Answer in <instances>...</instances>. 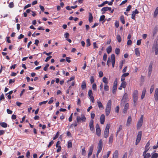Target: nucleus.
Wrapping results in <instances>:
<instances>
[{
	"instance_id": "nucleus-1",
	"label": "nucleus",
	"mask_w": 158,
	"mask_h": 158,
	"mask_svg": "<svg viewBox=\"0 0 158 158\" xmlns=\"http://www.w3.org/2000/svg\"><path fill=\"white\" fill-rule=\"evenodd\" d=\"M111 101L110 100H109L106 105L105 109L106 115L107 116L110 114L111 110Z\"/></svg>"
},
{
	"instance_id": "nucleus-2",
	"label": "nucleus",
	"mask_w": 158,
	"mask_h": 158,
	"mask_svg": "<svg viewBox=\"0 0 158 158\" xmlns=\"http://www.w3.org/2000/svg\"><path fill=\"white\" fill-rule=\"evenodd\" d=\"M103 147V142L102 139L99 140L98 146L97 147L98 150L97 152L96 156L98 157L99 154L101 152Z\"/></svg>"
},
{
	"instance_id": "nucleus-3",
	"label": "nucleus",
	"mask_w": 158,
	"mask_h": 158,
	"mask_svg": "<svg viewBox=\"0 0 158 158\" xmlns=\"http://www.w3.org/2000/svg\"><path fill=\"white\" fill-rule=\"evenodd\" d=\"M132 96L133 98L134 105L135 106L136 104V102L137 101L138 97V92L137 90H135L134 91Z\"/></svg>"
},
{
	"instance_id": "nucleus-4",
	"label": "nucleus",
	"mask_w": 158,
	"mask_h": 158,
	"mask_svg": "<svg viewBox=\"0 0 158 158\" xmlns=\"http://www.w3.org/2000/svg\"><path fill=\"white\" fill-rule=\"evenodd\" d=\"M110 124H107L106 125L104 133V137L106 138H107L108 136L109 130V129L110 128Z\"/></svg>"
},
{
	"instance_id": "nucleus-5",
	"label": "nucleus",
	"mask_w": 158,
	"mask_h": 158,
	"mask_svg": "<svg viewBox=\"0 0 158 158\" xmlns=\"http://www.w3.org/2000/svg\"><path fill=\"white\" fill-rule=\"evenodd\" d=\"M76 120L77 123H79L81 122H85L86 120V118L84 114H82L81 117L77 116V117Z\"/></svg>"
},
{
	"instance_id": "nucleus-6",
	"label": "nucleus",
	"mask_w": 158,
	"mask_h": 158,
	"mask_svg": "<svg viewBox=\"0 0 158 158\" xmlns=\"http://www.w3.org/2000/svg\"><path fill=\"white\" fill-rule=\"evenodd\" d=\"M142 135V132L139 131L138 132L136 137L135 144L137 145L140 142Z\"/></svg>"
},
{
	"instance_id": "nucleus-7",
	"label": "nucleus",
	"mask_w": 158,
	"mask_h": 158,
	"mask_svg": "<svg viewBox=\"0 0 158 158\" xmlns=\"http://www.w3.org/2000/svg\"><path fill=\"white\" fill-rule=\"evenodd\" d=\"M152 51H155L156 55L158 54V42H156L154 44L152 48Z\"/></svg>"
},
{
	"instance_id": "nucleus-8",
	"label": "nucleus",
	"mask_w": 158,
	"mask_h": 158,
	"mask_svg": "<svg viewBox=\"0 0 158 158\" xmlns=\"http://www.w3.org/2000/svg\"><path fill=\"white\" fill-rule=\"evenodd\" d=\"M143 115H141L140 118L137 123V128L138 129H139L142 125L143 121Z\"/></svg>"
},
{
	"instance_id": "nucleus-9",
	"label": "nucleus",
	"mask_w": 158,
	"mask_h": 158,
	"mask_svg": "<svg viewBox=\"0 0 158 158\" xmlns=\"http://www.w3.org/2000/svg\"><path fill=\"white\" fill-rule=\"evenodd\" d=\"M96 131L97 135L100 136L101 135V130L99 125L97 124L96 126Z\"/></svg>"
},
{
	"instance_id": "nucleus-10",
	"label": "nucleus",
	"mask_w": 158,
	"mask_h": 158,
	"mask_svg": "<svg viewBox=\"0 0 158 158\" xmlns=\"http://www.w3.org/2000/svg\"><path fill=\"white\" fill-rule=\"evenodd\" d=\"M152 65L153 63L152 62H151L150 63V64L148 67V77H150L152 73Z\"/></svg>"
},
{
	"instance_id": "nucleus-11",
	"label": "nucleus",
	"mask_w": 158,
	"mask_h": 158,
	"mask_svg": "<svg viewBox=\"0 0 158 158\" xmlns=\"http://www.w3.org/2000/svg\"><path fill=\"white\" fill-rule=\"evenodd\" d=\"M88 95L91 100L92 102L93 103L94 102V99L93 95V93L91 90L90 89L89 90L88 92Z\"/></svg>"
},
{
	"instance_id": "nucleus-12",
	"label": "nucleus",
	"mask_w": 158,
	"mask_h": 158,
	"mask_svg": "<svg viewBox=\"0 0 158 158\" xmlns=\"http://www.w3.org/2000/svg\"><path fill=\"white\" fill-rule=\"evenodd\" d=\"M111 63L113 68L114 67L115 60V57L114 54H112L111 55Z\"/></svg>"
},
{
	"instance_id": "nucleus-13",
	"label": "nucleus",
	"mask_w": 158,
	"mask_h": 158,
	"mask_svg": "<svg viewBox=\"0 0 158 158\" xmlns=\"http://www.w3.org/2000/svg\"><path fill=\"white\" fill-rule=\"evenodd\" d=\"M111 8L110 7H103L101 10V11L103 12L102 13V14H104L105 13L106 11H107L108 10L110 11L111 10Z\"/></svg>"
},
{
	"instance_id": "nucleus-14",
	"label": "nucleus",
	"mask_w": 158,
	"mask_h": 158,
	"mask_svg": "<svg viewBox=\"0 0 158 158\" xmlns=\"http://www.w3.org/2000/svg\"><path fill=\"white\" fill-rule=\"evenodd\" d=\"M89 126L90 130L91 131H93L94 130V121L92 119L90 121Z\"/></svg>"
},
{
	"instance_id": "nucleus-15",
	"label": "nucleus",
	"mask_w": 158,
	"mask_h": 158,
	"mask_svg": "<svg viewBox=\"0 0 158 158\" xmlns=\"http://www.w3.org/2000/svg\"><path fill=\"white\" fill-rule=\"evenodd\" d=\"M94 149V147L93 146H91L89 148V152L88 154V157L89 158L90 156L92 155Z\"/></svg>"
},
{
	"instance_id": "nucleus-16",
	"label": "nucleus",
	"mask_w": 158,
	"mask_h": 158,
	"mask_svg": "<svg viewBox=\"0 0 158 158\" xmlns=\"http://www.w3.org/2000/svg\"><path fill=\"white\" fill-rule=\"evenodd\" d=\"M100 123L102 124H104L105 121V116L104 114H102L100 117Z\"/></svg>"
},
{
	"instance_id": "nucleus-17",
	"label": "nucleus",
	"mask_w": 158,
	"mask_h": 158,
	"mask_svg": "<svg viewBox=\"0 0 158 158\" xmlns=\"http://www.w3.org/2000/svg\"><path fill=\"white\" fill-rule=\"evenodd\" d=\"M128 98V94L127 93H125L124 94L123 98L121 100L122 102H125L127 101Z\"/></svg>"
},
{
	"instance_id": "nucleus-18",
	"label": "nucleus",
	"mask_w": 158,
	"mask_h": 158,
	"mask_svg": "<svg viewBox=\"0 0 158 158\" xmlns=\"http://www.w3.org/2000/svg\"><path fill=\"white\" fill-rule=\"evenodd\" d=\"M150 145V142L149 141H148V143H147L146 146L144 148V151L143 152V154H145L148 151L149 149V148H148V147Z\"/></svg>"
},
{
	"instance_id": "nucleus-19",
	"label": "nucleus",
	"mask_w": 158,
	"mask_h": 158,
	"mask_svg": "<svg viewBox=\"0 0 158 158\" xmlns=\"http://www.w3.org/2000/svg\"><path fill=\"white\" fill-rule=\"evenodd\" d=\"M154 98L156 101H157L158 100V88H156L155 91V94L154 95Z\"/></svg>"
},
{
	"instance_id": "nucleus-20",
	"label": "nucleus",
	"mask_w": 158,
	"mask_h": 158,
	"mask_svg": "<svg viewBox=\"0 0 158 158\" xmlns=\"http://www.w3.org/2000/svg\"><path fill=\"white\" fill-rule=\"evenodd\" d=\"M129 105L128 103H126L123 109V112L125 114L127 111L128 109L129 108Z\"/></svg>"
},
{
	"instance_id": "nucleus-21",
	"label": "nucleus",
	"mask_w": 158,
	"mask_h": 158,
	"mask_svg": "<svg viewBox=\"0 0 158 158\" xmlns=\"http://www.w3.org/2000/svg\"><path fill=\"white\" fill-rule=\"evenodd\" d=\"M131 116H129L128 117L127 123V126H129L130 125V124L131 123Z\"/></svg>"
},
{
	"instance_id": "nucleus-22",
	"label": "nucleus",
	"mask_w": 158,
	"mask_h": 158,
	"mask_svg": "<svg viewBox=\"0 0 158 158\" xmlns=\"http://www.w3.org/2000/svg\"><path fill=\"white\" fill-rule=\"evenodd\" d=\"M135 54L137 56H139L140 55L139 49V48H136L135 49Z\"/></svg>"
},
{
	"instance_id": "nucleus-23",
	"label": "nucleus",
	"mask_w": 158,
	"mask_h": 158,
	"mask_svg": "<svg viewBox=\"0 0 158 158\" xmlns=\"http://www.w3.org/2000/svg\"><path fill=\"white\" fill-rule=\"evenodd\" d=\"M118 150H116L113 154V158H118Z\"/></svg>"
},
{
	"instance_id": "nucleus-24",
	"label": "nucleus",
	"mask_w": 158,
	"mask_h": 158,
	"mask_svg": "<svg viewBox=\"0 0 158 158\" xmlns=\"http://www.w3.org/2000/svg\"><path fill=\"white\" fill-rule=\"evenodd\" d=\"M146 92V89L145 88H144L143 89L142 95L141 96V99H143L145 97V93Z\"/></svg>"
},
{
	"instance_id": "nucleus-25",
	"label": "nucleus",
	"mask_w": 158,
	"mask_h": 158,
	"mask_svg": "<svg viewBox=\"0 0 158 158\" xmlns=\"http://www.w3.org/2000/svg\"><path fill=\"white\" fill-rule=\"evenodd\" d=\"M93 17L91 13L89 12V21L90 23L93 21Z\"/></svg>"
},
{
	"instance_id": "nucleus-26",
	"label": "nucleus",
	"mask_w": 158,
	"mask_h": 158,
	"mask_svg": "<svg viewBox=\"0 0 158 158\" xmlns=\"http://www.w3.org/2000/svg\"><path fill=\"white\" fill-rule=\"evenodd\" d=\"M0 125L3 127L6 128L7 127V124L5 122H0Z\"/></svg>"
},
{
	"instance_id": "nucleus-27",
	"label": "nucleus",
	"mask_w": 158,
	"mask_h": 158,
	"mask_svg": "<svg viewBox=\"0 0 158 158\" xmlns=\"http://www.w3.org/2000/svg\"><path fill=\"white\" fill-rule=\"evenodd\" d=\"M158 15V6L157 7L155 10L153 16L154 17H156Z\"/></svg>"
},
{
	"instance_id": "nucleus-28",
	"label": "nucleus",
	"mask_w": 158,
	"mask_h": 158,
	"mask_svg": "<svg viewBox=\"0 0 158 158\" xmlns=\"http://www.w3.org/2000/svg\"><path fill=\"white\" fill-rule=\"evenodd\" d=\"M106 52L108 54L110 53L112 51V47L111 46H109L106 48Z\"/></svg>"
},
{
	"instance_id": "nucleus-29",
	"label": "nucleus",
	"mask_w": 158,
	"mask_h": 158,
	"mask_svg": "<svg viewBox=\"0 0 158 158\" xmlns=\"http://www.w3.org/2000/svg\"><path fill=\"white\" fill-rule=\"evenodd\" d=\"M113 140V136L112 134L111 135L109 138V143H112Z\"/></svg>"
},
{
	"instance_id": "nucleus-30",
	"label": "nucleus",
	"mask_w": 158,
	"mask_h": 158,
	"mask_svg": "<svg viewBox=\"0 0 158 158\" xmlns=\"http://www.w3.org/2000/svg\"><path fill=\"white\" fill-rule=\"evenodd\" d=\"M158 30V28L157 27H156L153 29V36H154L156 34Z\"/></svg>"
},
{
	"instance_id": "nucleus-31",
	"label": "nucleus",
	"mask_w": 158,
	"mask_h": 158,
	"mask_svg": "<svg viewBox=\"0 0 158 158\" xmlns=\"http://www.w3.org/2000/svg\"><path fill=\"white\" fill-rule=\"evenodd\" d=\"M143 156H144V158H149L151 156L150 153H149L144 154L143 152Z\"/></svg>"
},
{
	"instance_id": "nucleus-32",
	"label": "nucleus",
	"mask_w": 158,
	"mask_h": 158,
	"mask_svg": "<svg viewBox=\"0 0 158 158\" xmlns=\"http://www.w3.org/2000/svg\"><path fill=\"white\" fill-rule=\"evenodd\" d=\"M102 81L105 84H107L108 83V79L106 77H104L103 78Z\"/></svg>"
},
{
	"instance_id": "nucleus-33",
	"label": "nucleus",
	"mask_w": 158,
	"mask_h": 158,
	"mask_svg": "<svg viewBox=\"0 0 158 158\" xmlns=\"http://www.w3.org/2000/svg\"><path fill=\"white\" fill-rule=\"evenodd\" d=\"M120 19L121 22L123 24H124L125 23L124 18L123 15H121L120 16Z\"/></svg>"
},
{
	"instance_id": "nucleus-34",
	"label": "nucleus",
	"mask_w": 158,
	"mask_h": 158,
	"mask_svg": "<svg viewBox=\"0 0 158 158\" xmlns=\"http://www.w3.org/2000/svg\"><path fill=\"white\" fill-rule=\"evenodd\" d=\"M81 88L82 89H84L86 87V82L85 81H83L82 83L81 86Z\"/></svg>"
},
{
	"instance_id": "nucleus-35",
	"label": "nucleus",
	"mask_w": 158,
	"mask_h": 158,
	"mask_svg": "<svg viewBox=\"0 0 158 158\" xmlns=\"http://www.w3.org/2000/svg\"><path fill=\"white\" fill-rule=\"evenodd\" d=\"M105 16L104 15H102L100 17V19H99V21H103V23H104L105 22V20H104L105 19Z\"/></svg>"
},
{
	"instance_id": "nucleus-36",
	"label": "nucleus",
	"mask_w": 158,
	"mask_h": 158,
	"mask_svg": "<svg viewBox=\"0 0 158 158\" xmlns=\"http://www.w3.org/2000/svg\"><path fill=\"white\" fill-rule=\"evenodd\" d=\"M99 108H103V105L102 102L100 101H98L97 102Z\"/></svg>"
},
{
	"instance_id": "nucleus-37",
	"label": "nucleus",
	"mask_w": 158,
	"mask_h": 158,
	"mask_svg": "<svg viewBox=\"0 0 158 158\" xmlns=\"http://www.w3.org/2000/svg\"><path fill=\"white\" fill-rule=\"evenodd\" d=\"M86 46L88 47L90 45V40L89 39H88L86 40Z\"/></svg>"
},
{
	"instance_id": "nucleus-38",
	"label": "nucleus",
	"mask_w": 158,
	"mask_h": 158,
	"mask_svg": "<svg viewBox=\"0 0 158 158\" xmlns=\"http://www.w3.org/2000/svg\"><path fill=\"white\" fill-rule=\"evenodd\" d=\"M107 85V84H105L104 85V90L106 91H108L109 89V87Z\"/></svg>"
},
{
	"instance_id": "nucleus-39",
	"label": "nucleus",
	"mask_w": 158,
	"mask_h": 158,
	"mask_svg": "<svg viewBox=\"0 0 158 158\" xmlns=\"http://www.w3.org/2000/svg\"><path fill=\"white\" fill-rule=\"evenodd\" d=\"M116 39L118 42L120 43L121 41V38L119 35H117Z\"/></svg>"
},
{
	"instance_id": "nucleus-40",
	"label": "nucleus",
	"mask_w": 158,
	"mask_h": 158,
	"mask_svg": "<svg viewBox=\"0 0 158 158\" xmlns=\"http://www.w3.org/2000/svg\"><path fill=\"white\" fill-rule=\"evenodd\" d=\"M117 87L114 86H113L112 88V93L113 94H115L116 93Z\"/></svg>"
},
{
	"instance_id": "nucleus-41",
	"label": "nucleus",
	"mask_w": 158,
	"mask_h": 158,
	"mask_svg": "<svg viewBox=\"0 0 158 158\" xmlns=\"http://www.w3.org/2000/svg\"><path fill=\"white\" fill-rule=\"evenodd\" d=\"M81 154L83 156H85L86 155V151L85 150V148H84L82 149Z\"/></svg>"
},
{
	"instance_id": "nucleus-42",
	"label": "nucleus",
	"mask_w": 158,
	"mask_h": 158,
	"mask_svg": "<svg viewBox=\"0 0 158 158\" xmlns=\"http://www.w3.org/2000/svg\"><path fill=\"white\" fill-rule=\"evenodd\" d=\"M158 157V154L157 153H155L153 154L152 156V158H157Z\"/></svg>"
},
{
	"instance_id": "nucleus-43",
	"label": "nucleus",
	"mask_w": 158,
	"mask_h": 158,
	"mask_svg": "<svg viewBox=\"0 0 158 158\" xmlns=\"http://www.w3.org/2000/svg\"><path fill=\"white\" fill-rule=\"evenodd\" d=\"M126 85L127 83L126 82H122L121 85V86L122 87L124 88H125L126 87Z\"/></svg>"
},
{
	"instance_id": "nucleus-44",
	"label": "nucleus",
	"mask_w": 158,
	"mask_h": 158,
	"mask_svg": "<svg viewBox=\"0 0 158 158\" xmlns=\"http://www.w3.org/2000/svg\"><path fill=\"white\" fill-rule=\"evenodd\" d=\"M154 85H153L151 86V88L150 90V92L151 94L153 92L154 89Z\"/></svg>"
},
{
	"instance_id": "nucleus-45",
	"label": "nucleus",
	"mask_w": 158,
	"mask_h": 158,
	"mask_svg": "<svg viewBox=\"0 0 158 158\" xmlns=\"http://www.w3.org/2000/svg\"><path fill=\"white\" fill-rule=\"evenodd\" d=\"M115 53L117 55H118L120 53V49L118 48H116L115 49Z\"/></svg>"
},
{
	"instance_id": "nucleus-46",
	"label": "nucleus",
	"mask_w": 158,
	"mask_h": 158,
	"mask_svg": "<svg viewBox=\"0 0 158 158\" xmlns=\"http://www.w3.org/2000/svg\"><path fill=\"white\" fill-rule=\"evenodd\" d=\"M72 147V143L71 141L69 140L68 142V147L71 148Z\"/></svg>"
},
{
	"instance_id": "nucleus-47",
	"label": "nucleus",
	"mask_w": 158,
	"mask_h": 158,
	"mask_svg": "<svg viewBox=\"0 0 158 158\" xmlns=\"http://www.w3.org/2000/svg\"><path fill=\"white\" fill-rule=\"evenodd\" d=\"M117 83H118L117 79V78H116L114 82V85H113V86H114L117 87Z\"/></svg>"
},
{
	"instance_id": "nucleus-48",
	"label": "nucleus",
	"mask_w": 158,
	"mask_h": 158,
	"mask_svg": "<svg viewBox=\"0 0 158 158\" xmlns=\"http://www.w3.org/2000/svg\"><path fill=\"white\" fill-rule=\"evenodd\" d=\"M107 58V55L106 53H104L103 56V60L104 61H106Z\"/></svg>"
},
{
	"instance_id": "nucleus-49",
	"label": "nucleus",
	"mask_w": 158,
	"mask_h": 158,
	"mask_svg": "<svg viewBox=\"0 0 158 158\" xmlns=\"http://www.w3.org/2000/svg\"><path fill=\"white\" fill-rule=\"evenodd\" d=\"M115 26L116 27L118 28L119 27V22L118 21L116 20L115 21L114 23Z\"/></svg>"
},
{
	"instance_id": "nucleus-50",
	"label": "nucleus",
	"mask_w": 158,
	"mask_h": 158,
	"mask_svg": "<svg viewBox=\"0 0 158 158\" xmlns=\"http://www.w3.org/2000/svg\"><path fill=\"white\" fill-rule=\"evenodd\" d=\"M47 102H48V101H45L42 102H40L39 103V105L40 106H41L42 104H46Z\"/></svg>"
},
{
	"instance_id": "nucleus-51",
	"label": "nucleus",
	"mask_w": 158,
	"mask_h": 158,
	"mask_svg": "<svg viewBox=\"0 0 158 158\" xmlns=\"http://www.w3.org/2000/svg\"><path fill=\"white\" fill-rule=\"evenodd\" d=\"M92 88L93 90H95L97 89V85L95 83H94L92 85Z\"/></svg>"
},
{
	"instance_id": "nucleus-52",
	"label": "nucleus",
	"mask_w": 158,
	"mask_h": 158,
	"mask_svg": "<svg viewBox=\"0 0 158 158\" xmlns=\"http://www.w3.org/2000/svg\"><path fill=\"white\" fill-rule=\"evenodd\" d=\"M59 132H57L56 133V135L53 138V140H55L58 137V136H59Z\"/></svg>"
},
{
	"instance_id": "nucleus-53",
	"label": "nucleus",
	"mask_w": 158,
	"mask_h": 158,
	"mask_svg": "<svg viewBox=\"0 0 158 158\" xmlns=\"http://www.w3.org/2000/svg\"><path fill=\"white\" fill-rule=\"evenodd\" d=\"M49 66V64H47L45 65V66L44 67V71H47V70Z\"/></svg>"
},
{
	"instance_id": "nucleus-54",
	"label": "nucleus",
	"mask_w": 158,
	"mask_h": 158,
	"mask_svg": "<svg viewBox=\"0 0 158 158\" xmlns=\"http://www.w3.org/2000/svg\"><path fill=\"white\" fill-rule=\"evenodd\" d=\"M95 114L93 112H91V117L92 119H94L95 117Z\"/></svg>"
},
{
	"instance_id": "nucleus-55",
	"label": "nucleus",
	"mask_w": 158,
	"mask_h": 158,
	"mask_svg": "<svg viewBox=\"0 0 158 158\" xmlns=\"http://www.w3.org/2000/svg\"><path fill=\"white\" fill-rule=\"evenodd\" d=\"M90 83L92 84L94 83V77L93 76H91L90 79Z\"/></svg>"
},
{
	"instance_id": "nucleus-56",
	"label": "nucleus",
	"mask_w": 158,
	"mask_h": 158,
	"mask_svg": "<svg viewBox=\"0 0 158 158\" xmlns=\"http://www.w3.org/2000/svg\"><path fill=\"white\" fill-rule=\"evenodd\" d=\"M31 6V4H28L27 5H26V6H25L24 8H23V9L24 10H25L26 9H27V8H28L29 7H30Z\"/></svg>"
},
{
	"instance_id": "nucleus-57",
	"label": "nucleus",
	"mask_w": 158,
	"mask_h": 158,
	"mask_svg": "<svg viewBox=\"0 0 158 158\" xmlns=\"http://www.w3.org/2000/svg\"><path fill=\"white\" fill-rule=\"evenodd\" d=\"M129 74V73H124L122 75L123 77H126L127 76H128Z\"/></svg>"
},
{
	"instance_id": "nucleus-58",
	"label": "nucleus",
	"mask_w": 158,
	"mask_h": 158,
	"mask_svg": "<svg viewBox=\"0 0 158 158\" xmlns=\"http://www.w3.org/2000/svg\"><path fill=\"white\" fill-rule=\"evenodd\" d=\"M54 143V142L53 140L51 141L49 143L48 146V147L49 148Z\"/></svg>"
},
{
	"instance_id": "nucleus-59",
	"label": "nucleus",
	"mask_w": 158,
	"mask_h": 158,
	"mask_svg": "<svg viewBox=\"0 0 158 158\" xmlns=\"http://www.w3.org/2000/svg\"><path fill=\"white\" fill-rule=\"evenodd\" d=\"M9 7L10 8H12L14 6V4L13 2H10L9 5Z\"/></svg>"
},
{
	"instance_id": "nucleus-60",
	"label": "nucleus",
	"mask_w": 158,
	"mask_h": 158,
	"mask_svg": "<svg viewBox=\"0 0 158 158\" xmlns=\"http://www.w3.org/2000/svg\"><path fill=\"white\" fill-rule=\"evenodd\" d=\"M139 13V11L137 10V9H136L135 10L133 11L132 12V13L134 14L135 15L136 14H137Z\"/></svg>"
},
{
	"instance_id": "nucleus-61",
	"label": "nucleus",
	"mask_w": 158,
	"mask_h": 158,
	"mask_svg": "<svg viewBox=\"0 0 158 158\" xmlns=\"http://www.w3.org/2000/svg\"><path fill=\"white\" fill-rule=\"evenodd\" d=\"M5 133V131L3 130H0V135H2Z\"/></svg>"
},
{
	"instance_id": "nucleus-62",
	"label": "nucleus",
	"mask_w": 158,
	"mask_h": 158,
	"mask_svg": "<svg viewBox=\"0 0 158 158\" xmlns=\"http://www.w3.org/2000/svg\"><path fill=\"white\" fill-rule=\"evenodd\" d=\"M6 110H7V112L8 114H11L12 113V112H13L12 111L10 110L9 109H7Z\"/></svg>"
},
{
	"instance_id": "nucleus-63",
	"label": "nucleus",
	"mask_w": 158,
	"mask_h": 158,
	"mask_svg": "<svg viewBox=\"0 0 158 158\" xmlns=\"http://www.w3.org/2000/svg\"><path fill=\"white\" fill-rule=\"evenodd\" d=\"M15 79H10L9 80V84H11L12 83H13L15 82Z\"/></svg>"
},
{
	"instance_id": "nucleus-64",
	"label": "nucleus",
	"mask_w": 158,
	"mask_h": 158,
	"mask_svg": "<svg viewBox=\"0 0 158 158\" xmlns=\"http://www.w3.org/2000/svg\"><path fill=\"white\" fill-rule=\"evenodd\" d=\"M99 77H101L103 75V73L102 71H100L99 73Z\"/></svg>"
}]
</instances>
